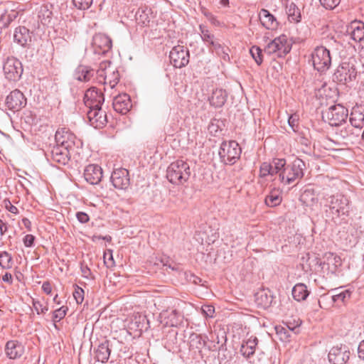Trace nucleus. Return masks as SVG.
Returning <instances> with one entry per match:
<instances>
[{"instance_id":"f257e3e1","label":"nucleus","mask_w":364,"mask_h":364,"mask_svg":"<svg viewBox=\"0 0 364 364\" xmlns=\"http://www.w3.org/2000/svg\"><path fill=\"white\" fill-rule=\"evenodd\" d=\"M305 163L296 158L291 163L287 164L286 159L274 158L271 162H263L259 167V177L270 181H275L276 176L284 186H294L304 177Z\"/></svg>"},{"instance_id":"f03ea898","label":"nucleus","mask_w":364,"mask_h":364,"mask_svg":"<svg viewBox=\"0 0 364 364\" xmlns=\"http://www.w3.org/2000/svg\"><path fill=\"white\" fill-rule=\"evenodd\" d=\"M96 80L105 85L104 90L107 91L108 88L112 90L118 84L119 74L109 60H105L100 63L96 71Z\"/></svg>"},{"instance_id":"7ed1b4c3","label":"nucleus","mask_w":364,"mask_h":364,"mask_svg":"<svg viewBox=\"0 0 364 364\" xmlns=\"http://www.w3.org/2000/svg\"><path fill=\"white\" fill-rule=\"evenodd\" d=\"M191 176L189 164L183 160H176L167 168L166 178L173 184L182 185Z\"/></svg>"},{"instance_id":"20e7f679","label":"nucleus","mask_w":364,"mask_h":364,"mask_svg":"<svg viewBox=\"0 0 364 364\" xmlns=\"http://www.w3.org/2000/svg\"><path fill=\"white\" fill-rule=\"evenodd\" d=\"M325 205L328 207L326 210L328 215L332 219L347 215L349 211V200L344 195L337 193L324 198Z\"/></svg>"},{"instance_id":"39448f33","label":"nucleus","mask_w":364,"mask_h":364,"mask_svg":"<svg viewBox=\"0 0 364 364\" xmlns=\"http://www.w3.org/2000/svg\"><path fill=\"white\" fill-rule=\"evenodd\" d=\"M291 43L285 34H282L267 43L264 53L268 55H274L276 57H284L291 51Z\"/></svg>"},{"instance_id":"423d86ee","label":"nucleus","mask_w":364,"mask_h":364,"mask_svg":"<svg viewBox=\"0 0 364 364\" xmlns=\"http://www.w3.org/2000/svg\"><path fill=\"white\" fill-rule=\"evenodd\" d=\"M241 148L235 141H223L220 147L219 156L225 164L232 165L240 159Z\"/></svg>"},{"instance_id":"0eeeda50","label":"nucleus","mask_w":364,"mask_h":364,"mask_svg":"<svg viewBox=\"0 0 364 364\" xmlns=\"http://www.w3.org/2000/svg\"><path fill=\"white\" fill-rule=\"evenodd\" d=\"M311 58L314 69L318 72H326L331 67L330 50L324 46L316 47L311 53Z\"/></svg>"},{"instance_id":"6e6552de","label":"nucleus","mask_w":364,"mask_h":364,"mask_svg":"<svg viewBox=\"0 0 364 364\" xmlns=\"http://www.w3.org/2000/svg\"><path fill=\"white\" fill-rule=\"evenodd\" d=\"M342 265L341 258L332 252H326L320 262L321 271L324 275L331 277L336 274Z\"/></svg>"},{"instance_id":"1a4fd4ad","label":"nucleus","mask_w":364,"mask_h":364,"mask_svg":"<svg viewBox=\"0 0 364 364\" xmlns=\"http://www.w3.org/2000/svg\"><path fill=\"white\" fill-rule=\"evenodd\" d=\"M356 76L357 70L355 66L350 62L342 63L333 75L334 80L341 84H347L353 81Z\"/></svg>"},{"instance_id":"9d476101","label":"nucleus","mask_w":364,"mask_h":364,"mask_svg":"<svg viewBox=\"0 0 364 364\" xmlns=\"http://www.w3.org/2000/svg\"><path fill=\"white\" fill-rule=\"evenodd\" d=\"M56 146L60 147L73 149L80 144L79 139L68 128L63 127L58 129L55 135Z\"/></svg>"},{"instance_id":"9b49d317","label":"nucleus","mask_w":364,"mask_h":364,"mask_svg":"<svg viewBox=\"0 0 364 364\" xmlns=\"http://www.w3.org/2000/svg\"><path fill=\"white\" fill-rule=\"evenodd\" d=\"M171 63L178 68H181L189 63V51L183 46H174L169 54Z\"/></svg>"},{"instance_id":"f8f14e48","label":"nucleus","mask_w":364,"mask_h":364,"mask_svg":"<svg viewBox=\"0 0 364 364\" xmlns=\"http://www.w3.org/2000/svg\"><path fill=\"white\" fill-rule=\"evenodd\" d=\"M348 115V109L341 105L331 106L326 112V117L331 126H339L346 120Z\"/></svg>"},{"instance_id":"ddd939ff","label":"nucleus","mask_w":364,"mask_h":364,"mask_svg":"<svg viewBox=\"0 0 364 364\" xmlns=\"http://www.w3.org/2000/svg\"><path fill=\"white\" fill-rule=\"evenodd\" d=\"M23 70L21 62L14 57L8 58L4 65V74L9 80L19 79Z\"/></svg>"},{"instance_id":"4468645a","label":"nucleus","mask_w":364,"mask_h":364,"mask_svg":"<svg viewBox=\"0 0 364 364\" xmlns=\"http://www.w3.org/2000/svg\"><path fill=\"white\" fill-rule=\"evenodd\" d=\"M38 19L43 26L53 28L57 20L53 13V6L50 4L41 5L38 9Z\"/></svg>"},{"instance_id":"2eb2a0df","label":"nucleus","mask_w":364,"mask_h":364,"mask_svg":"<svg viewBox=\"0 0 364 364\" xmlns=\"http://www.w3.org/2000/svg\"><path fill=\"white\" fill-rule=\"evenodd\" d=\"M5 105L6 107L13 112H17L23 108L26 105V98L19 90H14L7 95Z\"/></svg>"},{"instance_id":"dca6fc26","label":"nucleus","mask_w":364,"mask_h":364,"mask_svg":"<svg viewBox=\"0 0 364 364\" xmlns=\"http://www.w3.org/2000/svg\"><path fill=\"white\" fill-rule=\"evenodd\" d=\"M104 101V95L100 90L92 87L86 90L84 95V103L87 108L101 107Z\"/></svg>"},{"instance_id":"f3484780","label":"nucleus","mask_w":364,"mask_h":364,"mask_svg":"<svg viewBox=\"0 0 364 364\" xmlns=\"http://www.w3.org/2000/svg\"><path fill=\"white\" fill-rule=\"evenodd\" d=\"M350 351L346 346L333 347L328 355V360L332 364H345L349 360Z\"/></svg>"},{"instance_id":"a211bd4d","label":"nucleus","mask_w":364,"mask_h":364,"mask_svg":"<svg viewBox=\"0 0 364 364\" xmlns=\"http://www.w3.org/2000/svg\"><path fill=\"white\" fill-rule=\"evenodd\" d=\"M92 46L97 54H105L112 46L110 38L102 33H97L93 36Z\"/></svg>"},{"instance_id":"6ab92c4d","label":"nucleus","mask_w":364,"mask_h":364,"mask_svg":"<svg viewBox=\"0 0 364 364\" xmlns=\"http://www.w3.org/2000/svg\"><path fill=\"white\" fill-rule=\"evenodd\" d=\"M87 117L90 124L95 128H101L107 123L106 112L101 107L90 108L87 113Z\"/></svg>"},{"instance_id":"aec40b11","label":"nucleus","mask_w":364,"mask_h":364,"mask_svg":"<svg viewBox=\"0 0 364 364\" xmlns=\"http://www.w3.org/2000/svg\"><path fill=\"white\" fill-rule=\"evenodd\" d=\"M112 106L117 112L121 114H126L132 107L130 96L126 93L118 95L114 97Z\"/></svg>"},{"instance_id":"412c9836","label":"nucleus","mask_w":364,"mask_h":364,"mask_svg":"<svg viewBox=\"0 0 364 364\" xmlns=\"http://www.w3.org/2000/svg\"><path fill=\"white\" fill-rule=\"evenodd\" d=\"M113 186L118 189H126L129 185V172L125 168L114 170L111 176Z\"/></svg>"},{"instance_id":"4be33fe9","label":"nucleus","mask_w":364,"mask_h":364,"mask_svg":"<svg viewBox=\"0 0 364 364\" xmlns=\"http://www.w3.org/2000/svg\"><path fill=\"white\" fill-rule=\"evenodd\" d=\"M85 179L90 184L99 183L102 178V169L97 164H89L84 171Z\"/></svg>"},{"instance_id":"5701e85b","label":"nucleus","mask_w":364,"mask_h":364,"mask_svg":"<svg viewBox=\"0 0 364 364\" xmlns=\"http://www.w3.org/2000/svg\"><path fill=\"white\" fill-rule=\"evenodd\" d=\"M4 350L9 358L14 360L23 355L24 346L16 340H11L6 342Z\"/></svg>"},{"instance_id":"b1692460","label":"nucleus","mask_w":364,"mask_h":364,"mask_svg":"<svg viewBox=\"0 0 364 364\" xmlns=\"http://www.w3.org/2000/svg\"><path fill=\"white\" fill-rule=\"evenodd\" d=\"M350 122L352 127L360 132L364 127V105L355 106L352 109Z\"/></svg>"},{"instance_id":"393cba45","label":"nucleus","mask_w":364,"mask_h":364,"mask_svg":"<svg viewBox=\"0 0 364 364\" xmlns=\"http://www.w3.org/2000/svg\"><path fill=\"white\" fill-rule=\"evenodd\" d=\"M73 149L60 147V146H55L51 151V158L54 162L60 164H66L70 157V151Z\"/></svg>"},{"instance_id":"a878e982","label":"nucleus","mask_w":364,"mask_h":364,"mask_svg":"<svg viewBox=\"0 0 364 364\" xmlns=\"http://www.w3.org/2000/svg\"><path fill=\"white\" fill-rule=\"evenodd\" d=\"M259 18L261 24L267 29H277L279 23L277 18L268 10L261 9L259 13Z\"/></svg>"},{"instance_id":"bb28decb","label":"nucleus","mask_w":364,"mask_h":364,"mask_svg":"<svg viewBox=\"0 0 364 364\" xmlns=\"http://www.w3.org/2000/svg\"><path fill=\"white\" fill-rule=\"evenodd\" d=\"M348 32L355 42L364 41V23L360 21H352L348 28Z\"/></svg>"},{"instance_id":"cd10ccee","label":"nucleus","mask_w":364,"mask_h":364,"mask_svg":"<svg viewBox=\"0 0 364 364\" xmlns=\"http://www.w3.org/2000/svg\"><path fill=\"white\" fill-rule=\"evenodd\" d=\"M14 40L23 47H26L31 41V36L29 30L24 26L16 28L14 33Z\"/></svg>"},{"instance_id":"c85d7f7f","label":"nucleus","mask_w":364,"mask_h":364,"mask_svg":"<svg viewBox=\"0 0 364 364\" xmlns=\"http://www.w3.org/2000/svg\"><path fill=\"white\" fill-rule=\"evenodd\" d=\"M228 94L225 90L216 88L213 90L211 95L208 97L210 105L215 107H221L226 102Z\"/></svg>"},{"instance_id":"c756f323","label":"nucleus","mask_w":364,"mask_h":364,"mask_svg":"<svg viewBox=\"0 0 364 364\" xmlns=\"http://www.w3.org/2000/svg\"><path fill=\"white\" fill-rule=\"evenodd\" d=\"M96 75V71L85 65H79L74 73L76 80L82 82H88Z\"/></svg>"},{"instance_id":"7c9ffc66","label":"nucleus","mask_w":364,"mask_h":364,"mask_svg":"<svg viewBox=\"0 0 364 364\" xmlns=\"http://www.w3.org/2000/svg\"><path fill=\"white\" fill-rule=\"evenodd\" d=\"M257 343L258 340L256 337L250 338L246 341H243L240 350L241 354L245 358H250L254 355Z\"/></svg>"},{"instance_id":"2f4dec72","label":"nucleus","mask_w":364,"mask_h":364,"mask_svg":"<svg viewBox=\"0 0 364 364\" xmlns=\"http://www.w3.org/2000/svg\"><path fill=\"white\" fill-rule=\"evenodd\" d=\"M111 350L109 348V341H105L101 343L95 350V358L98 362L106 363L109 358Z\"/></svg>"},{"instance_id":"473e14b6","label":"nucleus","mask_w":364,"mask_h":364,"mask_svg":"<svg viewBox=\"0 0 364 364\" xmlns=\"http://www.w3.org/2000/svg\"><path fill=\"white\" fill-rule=\"evenodd\" d=\"M309 294L307 287L303 283L296 284L292 289V296L298 301L305 300Z\"/></svg>"},{"instance_id":"72a5a7b5","label":"nucleus","mask_w":364,"mask_h":364,"mask_svg":"<svg viewBox=\"0 0 364 364\" xmlns=\"http://www.w3.org/2000/svg\"><path fill=\"white\" fill-rule=\"evenodd\" d=\"M255 300L258 306L265 309L272 304L273 297L265 290H262L255 294Z\"/></svg>"},{"instance_id":"f704fd0d","label":"nucleus","mask_w":364,"mask_h":364,"mask_svg":"<svg viewBox=\"0 0 364 364\" xmlns=\"http://www.w3.org/2000/svg\"><path fill=\"white\" fill-rule=\"evenodd\" d=\"M282 201L281 193L277 189H273L265 198V204L269 207H276Z\"/></svg>"},{"instance_id":"c9c22d12","label":"nucleus","mask_w":364,"mask_h":364,"mask_svg":"<svg viewBox=\"0 0 364 364\" xmlns=\"http://www.w3.org/2000/svg\"><path fill=\"white\" fill-rule=\"evenodd\" d=\"M161 318L166 319V325L170 326H176L179 323V314L176 310H171V311H164L161 314Z\"/></svg>"},{"instance_id":"e433bc0d","label":"nucleus","mask_w":364,"mask_h":364,"mask_svg":"<svg viewBox=\"0 0 364 364\" xmlns=\"http://www.w3.org/2000/svg\"><path fill=\"white\" fill-rule=\"evenodd\" d=\"M206 336H203L202 335L193 333L190 336V347L193 349H201L206 345Z\"/></svg>"},{"instance_id":"4c0bfd02","label":"nucleus","mask_w":364,"mask_h":364,"mask_svg":"<svg viewBox=\"0 0 364 364\" xmlns=\"http://www.w3.org/2000/svg\"><path fill=\"white\" fill-rule=\"evenodd\" d=\"M360 132L357 129L356 132H353L352 126L343 128L340 130L339 134L343 139L353 142L360 136Z\"/></svg>"},{"instance_id":"58836bf2","label":"nucleus","mask_w":364,"mask_h":364,"mask_svg":"<svg viewBox=\"0 0 364 364\" xmlns=\"http://www.w3.org/2000/svg\"><path fill=\"white\" fill-rule=\"evenodd\" d=\"M13 266V257L7 251L0 252V267L3 269H11Z\"/></svg>"},{"instance_id":"ea45409f","label":"nucleus","mask_w":364,"mask_h":364,"mask_svg":"<svg viewBox=\"0 0 364 364\" xmlns=\"http://www.w3.org/2000/svg\"><path fill=\"white\" fill-rule=\"evenodd\" d=\"M301 200L306 205L311 206L317 203V198L312 190H306L301 196Z\"/></svg>"},{"instance_id":"a19ab883","label":"nucleus","mask_w":364,"mask_h":364,"mask_svg":"<svg viewBox=\"0 0 364 364\" xmlns=\"http://www.w3.org/2000/svg\"><path fill=\"white\" fill-rule=\"evenodd\" d=\"M351 291L348 289H346L340 293L335 294L331 296V299L333 303L342 302L345 303L347 300L350 298Z\"/></svg>"},{"instance_id":"79ce46f5","label":"nucleus","mask_w":364,"mask_h":364,"mask_svg":"<svg viewBox=\"0 0 364 364\" xmlns=\"http://www.w3.org/2000/svg\"><path fill=\"white\" fill-rule=\"evenodd\" d=\"M199 30L201 38L207 46L215 39L214 35L207 28V27L200 25Z\"/></svg>"},{"instance_id":"37998d69","label":"nucleus","mask_w":364,"mask_h":364,"mask_svg":"<svg viewBox=\"0 0 364 364\" xmlns=\"http://www.w3.org/2000/svg\"><path fill=\"white\" fill-rule=\"evenodd\" d=\"M68 310V306H63L60 308L56 309L53 313V321L54 322V326L57 328V325L55 323L59 322L62 320L66 315L67 311Z\"/></svg>"},{"instance_id":"c03bdc74","label":"nucleus","mask_w":364,"mask_h":364,"mask_svg":"<svg viewBox=\"0 0 364 364\" xmlns=\"http://www.w3.org/2000/svg\"><path fill=\"white\" fill-rule=\"evenodd\" d=\"M250 53L252 57V58L255 60L256 63L258 65H260L262 63V50L257 46H253L250 50Z\"/></svg>"},{"instance_id":"a18cd8bd","label":"nucleus","mask_w":364,"mask_h":364,"mask_svg":"<svg viewBox=\"0 0 364 364\" xmlns=\"http://www.w3.org/2000/svg\"><path fill=\"white\" fill-rule=\"evenodd\" d=\"M136 20L139 24L147 26L149 23V17L144 10H139L136 14Z\"/></svg>"},{"instance_id":"49530a36","label":"nucleus","mask_w":364,"mask_h":364,"mask_svg":"<svg viewBox=\"0 0 364 364\" xmlns=\"http://www.w3.org/2000/svg\"><path fill=\"white\" fill-rule=\"evenodd\" d=\"M93 0H73L74 6L78 9H88L92 4Z\"/></svg>"},{"instance_id":"de8ad7c7","label":"nucleus","mask_w":364,"mask_h":364,"mask_svg":"<svg viewBox=\"0 0 364 364\" xmlns=\"http://www.w3.org/2000/svg\"><path fill=\"white\" fill-rule=\"evenodd\" d=\"M319 2L326 9L333 10L339 5L341 0H319Z\"/></svg>"},{"instance_id":"09e8293b","label":"nucleus","mask_w":364,"mask_h":364,"mask_svg":"<svg viewBox=\"0 0 364 364\" xmlns=\"http://www.w3.org/2000/svg\"><path fill=\"white\" fill-rule=\"evenodd\" d=\"M202 14L207 18V19L210 22L212 25L215 26H220V22L217 19L216 16L206 9H202Z\"/></svg>"},{"instance_id":"8fccbe9b","label":"nucleus","mask_w":364,"mask_h":364,"mask_svg":"<svg viewBox=\"0 0 364 364\" xmlns=\"http://www.w3.org/2000/svg\"><path fill=\"white\" fill-rule=\"evenodd\" d=\"M33 306L38 314H46L48 311V306H43L40 301L33 299Z\"/></svg>"},{"instance_id":"3c124183","label":"nucleus","mask_w":364,"mask_h":364,"mask_svg":"<svg viewBox=\"0 0 364 364\" xmlns=\"http://www.w3.org/2000/svg\"><path fill=\"white\" fill-rule=\"evenodd\" d=\"M84 290L81 287L76 286L73 292V296L77 304L82 303L84 300Z\"/></svg>"},{"instance_id":"603ef678","label":"nucleus","mask_w":364,"mask_h":364,"mask_svg":"<svg viewBox=\"0 0 364 364\" xmlns=\"http://www.w3.org/2000/svg\"><path fill=\"white\" fill-rule=\"evenodd\" d=\"M80 271L82 277L86 279H94L90 269L84 262H80Z\"/></svg>"},{"instance_id":"864d4df0","label":"nucleus","mask_w":364,"mask_h":364,"mask_svg":"<svg viewBox=\"0 0 364 364\" xmlns=\"http://www.w3.org/2000/svg\"><path fill=\"white\" fill-rule=\"evenodd\" d=\"M277 333L283 341H288L290 337L289 331L284 327H276Z\"/></svg>"},{"instance_id":"5fc2aeb1","label":"nucleus","mask_w":364,"mask_h":364,"mask_svg":"<svg viewBox=\"0 0 364 364\" xmlns=\"http://www.w3.org/2000/svg\"><path fill=\"white\" fill-rule=\"evenodd\" d=\"M288 124L296 132L299 126V115L296 114H291L288 118Z\"/></svg>"},{"instance_id":"6e6d98bb","label":"nucleus","mask_w":364,"mask_h":364,"mask_svg":"<svg viewBox=\"0 0 364 364\" xmlns=\"http://www.w3.org/2000/svg\"><path fill=\"white\" fill-rule=\"evenodd\" d=\"M201 311L205 316L212 318L215 313V308L212 305H203L201 308Z\"/></svg>"},{"instance_id":"4d7b16f0","label":"nucleus","mask_w":364,"mask_h":364,"mask_svg":"<svg viewBox=\"0 0 364 364\" xmlns=\"http://www.w3.org/2000/svg\"><path fill=\"white\" fill-rule=\"evenodd\" d=\"M295 4H291L289 6V11H288V15H289V18H290V21H299L300 20L299 19V18H300V14L299 12L297 11V14H295Z\"/></svg>"},{"instance_id":"13d9d810","label":"nucleus","mask_w":364,"mask_h":364,"mask_svg":"<svg viewBox=\"0 0 364 364\" xmlns=\"http://www.w3.org/2000/svg\"><path fill=\"white\" fill-rule=\"evenodd\" d=\"M295 4H291L289 6V11H288V15H289V18H290V21H299L300 20L299 19V18H300V14L299 12L297 11V14H295Z\"/></svg>"},{"instance_id":"bf43d9fd","label":"nucleus","mask_w":364,"mask_h":364,"mask_svg":"<svg viewBox=\"0 0 364 364\" xmlns=\"http://www.w3.org/2000/svg\"><path fill=\"white\" fill-rule=\"evenodd\" d=\"M35 236L31 234L26 235L23 238V242L25 247H32L34 246Z\"/></svg>"},{"instance_id":"052dcab7","label":"nucleus","mask_w":364,"mask_h":364,"mask_svg":"<svg viewBox=\"0 0 364 364\" xmlns=\"http://www.w3.org/2000/svg\"><path fill=\"white\" fill-rule=\"evenodd\" d=\"M208 47L209 48L210 50L213 52L215 51L217 53H219L220 51L223 50L221 44L216 39H215L209 45H208Z\"/></svg>"},{"instance_id":"680f3d73","label":"nucleus","mask_w":364,"mask_h":364,"mask_svg":"<svg viewBox=\"0 0 364 364\" xmlns=\"http://www.w3.org/2000/svg\"><path fill=\"white\" fill-rule=\"evenodd\" d=\"M4 206L7 210L15 215L18 214V208L15 205H14L10 200H6L4 201Z\"/></svg>"},{"instance_id":"e2e57ef3","label":"nucleus","mask_w":364,"mask_h":364,"mask_svg":"<svg viewBox=\"0 0 364 364\" xmlns=\"http://www.w3.org/2000/svg\"><path fill=\"white\" fill-rule=\"evenodd\" d=\"M76 218L81 223H86L90 220L89 215L85 212H77L76 213Z\"/></svg>"},{"instance_id":"0e129e2a","label":"nucleus","mask_w":364,"mask_h":364,"mask_svg":"<svg viewBox=\"0 0 364 364\" xmlns=\"http://www.w3.org/2000/svg\"><path fill=\"white\" fill-rule=\"evenodd\" d=\"M42 290L46 294H50L52 291V286L49 282H44L42 284Z\"/></svg>"},{"instance_id":"69168bd1","label":"nucleus","mask_w":364,"mask_h":364,"mask_svg":"<svg viewBox=\"0 0 364 364\" xmlns=\"http://www.w3.org/2000/svg\"><path fill=\"white\" fill-rule=\"evenodd\" d=\"M106 256H107V253H105V255H104L105 264L107 267L113 266L114 264V259H113V256H112V251H109V257H108V260L107 261L106 260Z\"/></svg>"},{"instance_id":"338daca9","label":"nucleus","mask_w":364,"mask_h":364,"mask_svg":"<svg viewBox=\"0 0 364 364\" xmlns=\"http://www.w3.org/2000/svg\"><path fill=\"white\" fill-rule=\"evenodd\" d=\"M358 351L359 358L364 360V340L360 343Z\"/></svg>"},{"instance_id":"774afa93","label":"nucleus","mask_w":364,"mask_h":364,"mask_svg":"<svg viewBox=\"0 0 364 364\" xmlns=\"http://www.w3.org/2000/svg\"><path fill=\"white\" fill-rule=\"evenodd\" d=\"M2 280L4 282H7L9 284H11L12 282H13L11 274L9 273V272H6V274L2 277Z\"/></svg>"}]
</instances>
